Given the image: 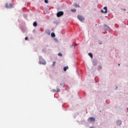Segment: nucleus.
<instances>
[{
    "instance_id": "nucleus-1",
    "label": "nucleus",
    "mask_w": 128,
    "mask_h": 128,
    "mask_svg": "<svg viewBox=\"0 0 128 128\" xmlns=\"http://www.w3.org/2000/svg\"><path fill=\"white\" fill-rule=\"evenodd\" d=\"M40 62L42 64H46V60H44V58H40Z\"/></svg>"
},
{
    "instance_id": "nucleus-2",
    "label": "nucleus",
    "mask_w": 128,
    "mask_h": 128,
    "mask_svg": "<svg viewBox=\"0 0 128 128\" xmlns=\"http://www.w3.org/2000/svg\"><path fill=\"white\" fill-rule=\"evenodd\" d=\"M64 16V12H59L57 13L56 16L58 18H60V16Z\"/></svg>"
},
{
    "instance_id": "nucleus-3",
    "label": "nucleus",
    "mask_w": 128,
    "mask_h": 128,
    "mask_svg": "<svg viewBox=\"0 0 128 128\" xmlns=\"http://www.w3.org/2000/svg\"><path fill=\"white\" fill-rule=\"evenodd\" d=\"M78 20H80V22H82V21L84 20V17L80 16H78Z\"/></svg>"
},
{
    "instance_id": "nucleus-4",
    "label": "nucleus",
    "mask_w": 128,
    "mask_h": 128,
    "mask_svg": "<svg viewBox=\"0 0 128 128\" xmlns=\"http://www.w3.org/2000/svg\"><path fill=\"white\" fill-rule=\"evenodd\" d=\"M6 8H12V4H6Z\"/></svg>"
},
{
    "instance_id": "nucleus-5",
    "label": "nucleus",
    "mask_w": 128,
    "mask_h": 128,
    "mask_svg": "<svg viewBox=\"0 0 128 128\" xmlns=\"http://www.w3.org/2000/svg\"><path fill=\"white\" fill-rule=\"evenodd\" d=\"M104 10H105L104 12V10H101V12H104V14H106L108 12V8L106 6L104 7Z\"/></svg>"
},
{
    "instance_id": "nucleus-6",
    "label": "nucleus",
    "mask_w": 128,
    "mask_h": 128,
    "mask_svg": "<svg viewBox=\"0 0 128 128\" xmlns=\"http://www.w3.org/2000/svg\"><path fill=\"white\" fill-rule=\"evenodd\" d=\"M88 120H90V122H96V118H94V117H90L88 118Z\"/></svg>"
},
{
    "instance_id": "nucleus-7",
    "label": "nucleus",
    "mask_w": 128,
    "mask_h": 128,
    "mask_svg": "<svg viewBox=\"0 0 128 128\" xmlns=\"http://www.w3.org/2000/svg\"><path fill=\"white\" fill-rule=\"evenodd\" d=\"M104 28H105L104 30H110V26H108L107 25H105Z\"/></svg>"
},
{
    "instance_id": "nucleus-8",
    "label": "nucleus",
    "mask_w": 128,
    "mask_h": 128,
    "mask_svg": "<svg viewBox=\"0 0 128 128\" xmlns=\"http://www.w3.org/2000/svg\"><path fill=\"white\" fill-rule=\"evenodd\" d=\"M116 124L118 126H120L122 124V121L120 120H117Z\"/></svg>"
},
{
    "instance_id": "nucleus-9",
    "label": "nucleus",
    "mask_w": 128,
    "mask_h": 128,
    "mask_svg": "<svg viewBox=\"0 0 128 128\" xmlns=\"http://www.w3.org/2000/svg\"><path fill=\"white\" fill-rule=\"evenodd\" d=\"M68 66H66L64 67V72H66V70H68Z\"/></svg>"
},
{
    "instance_id": "nucleus-10",
    "label": "nucleus",
    "mask_w": 128,
    "mask_h": 128,
    "mask_svg": "<svg viewBox=\"0 0 128 128\" xmlns=\"http://www.w3.org/2000/svg\"><path fill=\"white\" fill-rule=\"evenodd\" d=\"M51 36H52V38H54L56 36V34H54V33H52Z\"/></svg>"
},
{
    "instance_id": "nucleus-11",
    "label": "nucleus",
    "mask_w": 128,
    "mask_h": 128,
    "mask_svg": "<svg viewBox=\"0 0 128 128\" xmlns=\"http://www.w3.org/2000/svg\"><path fill=\"white\" fill-rule=\"evenodd\" d=\"M33 25L34 26H38V23H36V22H34Z\"/></svg>"
},
{
    "instance_id": "nucleus-12",
    "label": "nucleus",
    "mask_w": 128,
    "mask_h": 128,
    "mask_svg": "<svg viewBox=\"0 0 128 128\" xmlns=\"http://www.w3.org/2000/svg\"><path fill=\"white\" fill-rule=\"evenodd\" d=\"M71 11L73 12H76V9H72Z\"/></svg>"
},
{
    "instance_id": "nucleus-13",
    "label": "nucleus",
    "mask_w": 128,
    "mask_h": 128,
    "mask_svg": "<svg viewBox=\"0 0 128 128\" xmlns=\"http://www.w3.org/2000/svg\"><path fill=\"white\" fill-rule=\"evenodd\" d=\"M88 56H90L91 58H92V53H89V54H88Z\"/></svg>"
},
{
    "instance_id": "nucleus-14",
    "label": "nucleus",
    "mask_w": 128,
    "mask_h": 128,
    "mask_svg": "<svg viewBox=\"0 0 128 128\" xmlns=\"http://www.w3.org/2000/svg\"><path fill=\"white\" fill-rule=\"evenodd\" d=\"M60 92V88H57L56 89V92Z\"/></svg>"
},
{
    "instance_id": "nucleus-15",
    "label": "nucleus",
    "mask_w": 128,
    "mask_h": 128,
    "mask_svg": "<svg viewBox=\"0 0 128 128\" xmlns=\"http://www.w3.org/2000/svg\"><path fill=\"white\" fill-rule=\"evenodd\" d=\"M58 56H62V53H59Z\"/></svg>"
},
{
    "instance_id": "nucleus-16",
    "label": "nucleus",
    "mask_w": 128,
    "mask_h": 128,
    "mask_svg": "<svg viewBox=\"0 0 128 128\" xmlns=\"http://www.w3.org/2000/svg\"><path fill=\"white\" fill-rule=\"evenodd\" d=\"M52 92H56V89H53V90H52Z\"/></svg>"
},
{
    "instance_id": "nucleus-17",
    "label": "nucleus",
    "mask_w": 128,
    "mask_h": 128,
    "mask_svg": "<svg viewBox=\"0 0 128 128\" xmlns=\"http://www.w3.org/2000/svg\"><path fill=\"white\" fill-rule=\"evenodd\" d=\"M75 6L76 8H80V6H78V4H75Z\"/></svg>"
},
{
    "instance_id": "nucleus-18",
    "label": "nucleus",
    "mask_w": 128,
    "mask_h": 128,
    "mask_svg": "<svg viewBox=\"0 0 128 128\" xmlns=\"http://www.w3.org/2000/svg\"><path fill=\"white\" fill-rule=\"evenodd\" d=\"M56 66V62H54L52 64V66Z\"/></svg>"
},
{
    "instance_id": "nucleus-19",
    "label": "nucleus",
    "mask_w": 128,
    "mask_h": 128,
    "mask_svg": "<svg viewBox=\"0 0 128 128\" xmlns=\"http://www.w3.org/2000/svg\"><path fill=\"white\" fill-rule=\"evenodd\" d=\"M44 2H46V4H48V0H44Z\"/></svg>"
},
{
    "instance_id": "nucleus-20",
    "label": "nucleus",
    "mask_w": 128,
    "mask_h": 128,
    "mask_svg": "<svg viewBox=\"0 0 128 128\" xmlns=\"http://www.w3.org/2000/svg\"><path fill=\"white\" fill-rule=\"evenodd\" d=\"M28 40V36L25 38V40Z\"/></svg>"
},
{
    "instance_id": "nucleus-21",
    "label": "nucleus",
    "mask_w": 128,
    "mask_h": 128,
    "mask_svg": "<svg viewBox=\"0 0 128 128\" xmlns=\"http://www.w3.org/2000/svg\"><path fill=\"white\" fill-rule=\"evenodd\" d=\"M77 46L76 44H74V48H76V46Z\"/></svg>"
},
{
    "instance_id": "nucleus-22",
    "label": "nucleus",
    "mask_w": 128,
    "mask_h": 128,
    "mask_svg": "<svg viewBox=\"0 0 128 128\" xmlns=\"http://www.w3.org/2000/svg\"><path fill=\"white\" fill-rule=\"evenodd\" d=\"M99 68H102V66H99Z\"/></svg>"
},
{
    "instance_id": "nucleus-23",
    "label": "nucleus",
    "mask_w": 128,
    "mask_h": 128,
    "mask_svg": "<svg viewBox=\"0 0 128 128\" xmlns=\"http://www.w3.org/2000/svg\"><path fill=\"white\" fill-rule=\"evenodd\" d=\"M122 10H126V9H122Z\"/></svg>"
},
{
    "instance_id": "nucleus-24",
    "label": "nucleus",
    "mask_w": 128,
    "mask_h": 128,
    "mask_svg": "<svg viewBox=\"0 0 128 128\" xmlns=\"http://www.w3.org/2000/svg\"><path fill=\"white\" fill-rule=\"evenodd\" d=\"M90 128H94V127H90Z\"/></svg>"
},
{
    "instance_id": "nucleus-25",
    "label": "nucleus",
    "mask_w": 128,
    "mask_h": 128,
    "mask_svg": "<svg viewBox=\"0 0 128 128\" xmlns=\"http://www.w3.org/2000/svg\"><path fill=\"white\" fill-rule=\"evenodd\" d=\"M118 66H120V64H118Z\"/></svg>"
}]
</instances>
